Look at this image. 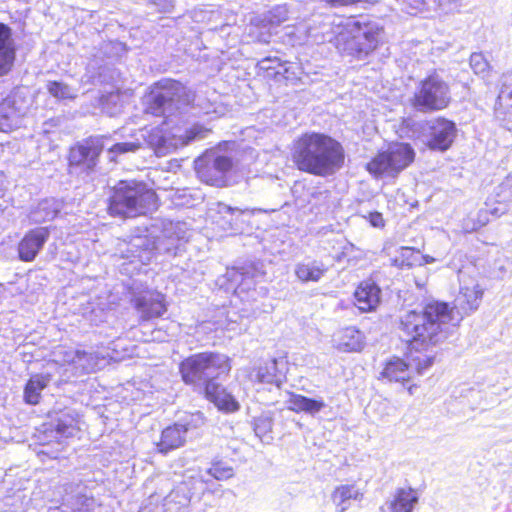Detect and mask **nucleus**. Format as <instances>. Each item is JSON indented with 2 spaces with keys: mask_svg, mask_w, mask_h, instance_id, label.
Returning a JSON list of instances; mask_svg holds the SVG:
<instances>
[{
  "mask_svg": "<svg viewBox=\"0 0 512 512\" xmlns=\"http://www.w3.org/2000/svg\"><path fill=\"white\" fill-rule=\"evenodd\" d=\"M482 296L478 282L463 276L453 308L444 302H430L420 312L412 310L403 315L400 329L414 349L436 345L448 337L451 328L457 326L464 315L478 309Z\"/></svg>",
  "mask_w": 512,
  "mask_h": 512,
  "instance_id": "nucleus-1",
  "label": "nucleus"
},
{
  "mask_svg": "<svg viewBox=\"0 0 512 512\" xmlns=\"http://www.w3.org/2000/svg\"><path fill=\"white\" fill-rule=\"evenodd\" d=\"M292 158L301 171L316 176H329L342 167L344 150L330 136L305 133L294 142Z\"/></svg>",
  "mask_w": 512,
  "mask_h": 512,
  "instance_id": "nucleus-2",
  "label": "nucleus"
},
{
  "mask_svg": "<svg viewBox=\"0 0 512 512\" xmlns=\"http://www.w3.org/2000/svg\"><path fill=\"white\" fill-rule=\"evenodd\" d=\"M321 34L322 42H334L340 51L361 59L377 47L384 32L376 23L335 17L322 24Z\"/></svg>",
  "mask_w": 512,
  "mask_h": 512,
  "instance_id": "nucleus-3",
  "label": "nucleus"
},
{
  "mask_svg": "<svg viewBox=\"0 0 512 512\" xmlns=\"http://www.w3.org/2000/svg\"><path fill=\"white\" fill-rule=\"evenodd\" d=\"M157 196L146 184L135 180L120 181L110 198L109 212L112 216L135 217L155 210Z\"/></svg>",
  "mask_w": 512,
  "mask_h": 512,
  "instance_id": "nucleus-4",
  "label": "nucleus"
},
{
  "mask_svg": "<svg viewBox=\"0 0 512 512\" xmlns=\"http://www.w3.org/2000/svg\"><path fill=\"white\" fill-rule=\"evenodd\" d=\"M231 369L230 360L224 354L204 352L192 355L180 364L182 379L187 384L204 386L208 382L227 375Z\"/></svg>",
  "mask_w": 512,
  "mask_h": 512,
  "instance_id": "nucleus-5",
  "label": "nucleus"
},
{
  "mask_svg": "<svg viewBox=\"0 0 512 512\" xmlns=\"http://www.w3.org/2000/svg\"><path fill=\"white\" fill-rule=\"evenodd\" d=\"M190 97L186 88L177 81L167 80L161 83L157 91L149 96L146 111L152 115L169 117L187 106Z\"/></svg>",
  "mask_w": 512,
  "mask_h": 512,
  "instance_id": "nucleus-6",
  "label": "nucleus"
},
{
  "mask_svg": "<svg viewBox=\"0 0 512 512\" xmlns=\"http://www.w3.org/2000/svg\"><path fill=\"white\" fill-rule=\"evenodd\" d=\"M414 159V151L406 143H395L379 153L368 164V171L376 177H394Z\"/></svg>",
  "mask_w": 512,
  "mask_h": 512,
  "instance_id": "nucleus-7",
  "label": "nucleus"
},
{
  "mask_svg": "<svg viewBox=\"0 0 512 512\" xmlns=\"http://www.w3.org/2000/svg\"><path fill=\"white\" fill-rule=\"evenodd\" d=\"M450 99L448 84L441 77L433 74L420 82L412 103L418 111L428 112L446 108Z\"/></svg>",
  "mask_w": 512,
  "mask_h": 512,
  "instance_id": "nucleus-8",
  "label": "nucleus"
},
{
  "mask_svg": "<svg viewBox=\"0 0 512 512\" xmlns=\"http://www.w3.org/2000/svg\"><path fill=\"white\" fill-rule=\"evenodd\" d=\"M232 168V160L217 152H207L195 160V171L202 182L213 186H225L226 175Z\"/></svg>",
  "mask_w": 512,
  "mask_h": 512,
  "instance_id": "nucleus-9",
  "label": "nucleus"
},
{
  "mask_svg": "<svg viewBox=\"0 0 512 512\" xmlns=\"http://www.w3.org/2000/svg\"><path fill=\"white\" fill-rule=\"evenodd\" d=\"M103 149L104 144L100 137H90L77 143L69 152L70 167L86 173L93 171Z\"/></svg>",
  "mask_w": 512,
  "mask_h": 512,
  "instance_id": "nucleus-10",
  "label": "nucleus"
},
{
  "mask_svg": "<svg viewBox=\"0 0 512 512\" xmlns=\"http://www.w3.org/2000/svg\"><path fill=\"white\" fill-rule=\"evenodd\" d=\"M203 424V417L200 413L187 415L178 423L169 426L162 431L158 449L161 453H168L171 450L181 447L185 442L186 433L190 429L198 428Z\"/></svg>",
  "mask_w": 512,
  "mask_h": 512,
  "instance_id": "nucleus-11",
  "label": "nucleus"
},
{
  "mask_svg": "<svg viewBox=\"0 0 512 512\" xmlns=\"http://www.w3.org/2000/svg\"><path fill=\"white\" fill-rule=\"evenodd\" d=\"M426 131L427 146L437 151L449 149L457 133L455 123L442 117L428 121Z\"/></svg>",
  "mask_w": 512,
  "mask_h": 512,
  "instance_id": "nucleus-12",
  "label": "nucleus"
},
{
  "mask_svg": "<svg viewBox=\"0 0 512 512\" xmlns=\"http://www.w3.org/2000/svg\"><path fill=\"white\" fill-rule=\"evenodd\" d=\"M28 104L18 92L8 95L0 103V131L9 132L17 128L26 114Z\"/></svg>",
  "mask_w": 512,
  "mask_h": 512,
  "instance_id": "nucleus-13",
  "label": "nucleus"
},
{
  "mask_svg": "<svg viewBox=\"0 0 512 512\" xmlns=\"http://www.w3.org/2000/svg\"><path fill=\"white\" fill-rule=\"evenodd\" d=\"M124 244L126 245V250H121V256L123 258H138L142 263L150 260L153 250L171 253L173 250L179 249V245L172 248L166 245L161 239L153 241L147 236L133 237L128 243ZM176 253L177 252L174 251V254Z\"/></svg>",
  "mask_w": 512,
  "mask_h": 512,
  "instance_id": "nucleus-14",
  "label": "nucleus"
},
{
  "mask_svg": "<svg viewBox=\"0 0 512 512\" xmlns=\"http://www.w3.org/2000/svg\"><path fill=\"white\" fill-rule=\"evenodd\" d=\"M495 116L508 130L512 129V72L502 75Z\"/></svg>",
  "mask_w": 512,
  "mask_h": 512,
  "instance_id": "nucleus-15",
  "label": "nucleus"
},
{
  "mask_svg": "<svg viewBox=\"0 0 512 512\" xmlns=\"http://www.w3.org/2000/svg\"><path fill=\"white\" fill-rule=\"evenodd\" d=\"M47 227H38L25 234L18 244L19 258L25 262L33 261L49 239Z\"/></svg>",
  "mask_w": 512,
  "mask_h": 512,
  "instance_id": "nucleus-16",
  "label": "nucleus"
},
{
  "mask_svg": "<svg viewBox=\"0 0 512 512\" xmlns=\"http://www.w3.org/2000/svg\"><path fill=\"white\" fill-rule=\"evenodd\" d=\"M366 493V483H347L337 486L332 494L331 500L338 512L348 510L353 502H361Z\"/></svg>",
  "mask_w": 512,
  "mask_h": 512,
  "instance_id": "nucleus-17",
  "label": "nucleus"
},
{
  "mask_svg": "<svg viewBox=\"0 0 512 512\" xmlns=\"http://www.w3.org/2000/svg\"><path fill=\"white\" fill-rule=\"evenodd\" d=\"M135 308L144 321L160 317L166 312L164 296L157 292H148L135 299Z\"/></svg>",
  "mask_w": 512,
  "mask_h": 512,
  "instance_id": "nucleus-18",
  "label": "nucleus"
},
{
  "mask_svg": "<svg viewBox=\"0 0 512 512\" xmlns=\"http://www.w3.org/2000/svg\"><path fill=\"white\" fill-rule=\"evenodd\" d=\"M283 360L270 359L259 364L251 372V379L263 384L275 385L280 388L283 383L284 375L279 369Z\"/></svg>",
  "mask_w": 512,
  "mask_h": 512,
  "instance_id": "nucleus-19",
  "label": "nucleus"
},
{
  "mask_svg": "<svg viewBox=\"0 0 512 512\" xmlns=\"http://www.w3.org/2000/svg\"><path fill=\"white\" fill-rule=\"evenodd\" d=\"M381 290L376 283L366 280L360 283L354 293L355 305L362 312L373 311L380 303Z\"/></svg>",
  "mask_w": 512,
  "mask_h": 512,
  "instance_id": "nucleus-20",
  "label": "nucleus"
},
{
  "mask_svg": "<svg viewBox=\"0 0 512 512\" xmlns=\"http://www.w3.org/2000/svg\"><path fill=\"white\" fill-rule=\"evenodd\" d=\"M205 395L219 410L235 412L239 409L236 399L216 382H208L205 387Z\"/></svg>",
  "mask_w": 512,
  "mask_h": 512,
  "instance_id": "nucleus-21",
  "label": "nucleus"
},
{
  "mask_svg": "<svg viewBox=\"0 0 512 512\" xmlns=\"http://www.w3.org/2000/svg\"><path fill=\"white\" fill-rule=\"evenodd\" d=\"M363 334L354 327L339 331L333 338L335 347L342 352L360 351L363 347Z\"/></svg>",
  "mask_w": 512,
  "mask_h": 512,
  "instance_id": "nucleus-22",
  "label": "nucleus"
},
{
  "mask_svg": "<svg viewBox=\"0 0 512 512\" xmlns=\"http://www.w3.org/2000/svg\"><path fill=\"white\" fill-rule=\"evenodd\" d=\"M10 36V28L0 23V76L8 73L14 63L15 51Z\"/></svg>",
  "mask_w": 512,
  "mask_h": 512,
  "instance_id": "nucleus-23",
  "label": "nucleus"
},
{
  "mask_svg": "<svg viewBox=\"0 0 512 512\" xmlns=\"http://www.w3.org/2000/svg\"><path fill=\"white\" fill-rule=\"evenodd\" d=\"M287 408L293 412H305L310 415H315L320 412L325 406V402L320 399H312L306 396L290 393L286 401Z\"/></svg>",
  "mask_w": 512,
  "mask_h": 512,
  "instance_id": "nucleus-24",
  "label": "nucleus"
},
{
  "mask_svg": "<svg viewBox=\"0 0 512 512\" xmlns=\"http://www.w3.org/2000/svg\"><path fill=\"white\" fill-rule=\"evenodd\" d=\"M294 272L297 279L303 283L318 282L327 272V268L321 261L309 260L296 264Z\"/></svg>",
  "mask_w": 512,
  "mask_h": 512,
  "instance_id": "nucleus-25",
  "label": "nucleus"
},
{
  "mask_svg": "<svg viewBox=\"0 0 512 512\" xmlns=\"http://www.w3.org/2000/svg\"><path fill=\"white\" fill-rule=\"evenodd\" d=\"M51 381L49 374H35L31 376L24 389V400L26 403L36 405L39 403L41 392Z\"/></svg>",
  "mask_w": 512,
  "mask_h": 512,
  "instance_id": "nucleus-26",
  "label": "nucleus"
},
{
  "mask_svg": "<svg viewBox=\"0 0 512 512\" xmlns=\"http://www.w3.org/2000/svg\"><path fill=\"white\" fill-rule=\"evenodd\" d=\"M381 375L389 381H407L412 375L411 364L406 363L400 358H393L387 362Z\"/></svg>",
  "mask_w": 512,
  "mask_h": 512,
  "instance_id": "nucleus-27",
  "label": "nucleus"
},
{
  "mask_svg": "<svg viewBox=\"0 0 512 512\" xmlns=\"http://www.w3.org/2000/svg\"><path fill=\"white\" fill-rule=\"evenodd\" d=\"M418 501L417 492L411 488L399 489L389 504L391 512H412Z\"/></svg>",
  "mask_w": 512,
  "mask_h": 512,
  "instance_id": "nucleus-28",
  "label": "nucleus"
},
{
  "mask_svg": "<svg viewBox=\"0 0 512 512\" xmlns=\"http://www.w3.org/2000/svg\"><path fill=\"white\" fill-rule=\"evenodd\" d=\"M59 210L60 204L57 200L44 199L31 211L30 219L35 223L50 221L56 217Z\"/></svg>",
  "mask_w": 512,
  "mask_h": 512,
  "instance_id": "nucleus-29",
  "label": "nucleus"
},
{
  "mask_svg": "<svg viewBox=\"0 0 512 512\" xmlns=\"http://www.w3.org/2000/svg\"><path fill=\"white\" fill-rule=\"evenodd\" d=\"M79 431V420L69 413L63 414L55 425V432L59 438L74 437Z\"/></svg>",
  "mask_w": 512,
  "mask_h": 512,
  "instance_id": "nucleus-30",
  "label": "nucleus"
},
{
  "mask_svg": "<svg viewBox=\"0 0 512 512\" xmlns=\"http://www.w3.org/2000/svg\"><path fill=\"white\" fill-rule=\"evenodd\" d=\"M397 3L401 6V9L406 11L409 14H415L425 7L427 8H437L443 7L448 3L447 0H396Z\"/></svg>",
  "mask_w": 512,
  "mask_h": 512,
  "instance_id": "nucleus-31",
  "label": "nucleus"
},
{
  "mask_svg": "<svg viewBox=\"0 0 512 512\" xmlns=\"http://www.w3.org/2000/svg\"><path fill=\"white\" fill-rule=\"evenodd\" d=\"M70 361H78V367L82 371L89 373L98 368H100L101 364L99 363V357L95 353H87L85 351L81 352H72Z\"/></svg>",
  "mask_w": 512,
  "mask_h": 512,
  "instance_id": "nucleus-32",
  "label": "nucleus"
},
{
  "mask_svg": "<svg viewBox=\"0 0 512 512\" xmlns=\"http://www.w3.org/2000/svg\"><path fill=\"white\" fill-rule=\"evenodd\" d=\"M46 88L50 95L59 100H73L77 97L78 90L62 81H49Z\"/></svg>",
  "mask_w": 512,
  "mask_h": 512,
  "instance_id": "nucleus-33",
  "label": "nucleus"
},
{
  "mask_svg": "<svg viewBox=\"0 0 512 512\" xmlns=\"http://www.w3.org/2000/svg\"><path fill=\"white\" fill-rule=\"evenodd\" d=\"M101 108L109 115L117 114L122 108V95L119 91L103 94L99 99Z\"/></svg>",
  "mask_w": 512,
  "mask_h": 512,
  "instance_id": "nucleus-34",
  "label": "nucleus"
},
{
  "mask_svg": "<svg viewBox=\"0 0 512 512\" xmlns=\"http://www.w3.org/2000/svg\"><path fill=\"white\" fill-rule=\"evenodd\" d=\"M207 473L216 480H227L234 476V469L231 465L223 460H215L211 463Z\"/></svg>",
  "mask_w": 512,
  "mask_h": 512,
  "instance_id": "nucleus-35",
  "label": "nucleus"
},
{
  "mask_svg": "<svg viewBox=\"0 0 512 512\" xmlns=\"http://www.w3.org/2000/svg\"><path fill=\"white\" fill-rule=\"evenodd\" d=\"M418 251L411 247H401L399 255L394 259V265L399 268L412 267L418 264Z\"/></svg>",
  "mask_w": 512,
  "mask_h": 512,
  "instance_id": "nucleus-36",
  "label": "nucleus"
},
{
  "mask_svg": "<svg viewBox=\"0 0 512 512\" xmlns=\"http://www.w3.org/2000/svg\"><path fill=\"white\" fill-rule=\"evenodd\" d=\"M272 420L269 417L261 416L254 421V431L257 437L264 443H270L273 439L271 436L272 432Z\"/></svg>",
  "mask_w": 512,
  "mask_h": 512,
  "instance_id": "nucleus-37",
  "label": "nucleus"
},
{
  "mask_svg": "<svg viewBox=\"0 0 512 512\" xmlns=\"http://www.w3.org/2000/svg\"><path fill=\"white\" fill-rule=\"evenodd\" d=\"M288 19V9L285 5H278L269 10L263 21L269 25H280Z\"/></svg>",
  "mask_w": 512,
  "mask_h": 512,
  "instance_id": "nucleus-38",
  "label": "nucleus"
},
{
  "mask_svg": "<svg viewBox=\"0 0 512 512\" xmlns=\"http://www.w3.org/2000/svg\"><path fill=\"white\" fill-rule=\"evenodd\" d=\"M140 142H122L116 143L109 150L108 154L111 161H115V157L120 154L136 152L140 148Z\"/></svg>",
  "mask_w": 512,
  "mask_h": 512,
  "instance_id": "nucleus-39",
  "label": "nucleus"
},
{
  "mask_svg": "<svg viewBox=\"0 0 512 512\" xmlns=\"http://www.w3.org/2000/svg\"><path fill=\"white\" fill-rule=\"evenodd\" d=\"M209 131L200 126H193L190 130L186 131L185 134L178 135V139L181 145H187L192 140L202 139Z\"/></svg>",
  "mask_w": 512,
  "mask_h": 512,
  "instance_id": "nucleus-40",
  "label": "nucleus"
},
{
  "mask_svg": "<svg viewBox=\"0 0 512 512\" xmlns=\"http://www.w3.org/2000/svg\"><path fill=\"white\" fill-rule=\"evenodd\" d=\"M221 213L229 214L231 216L230 219V229L234 232H238L241 230L240 225L238 224L239 218L244 215V211H240L238 208H232L230 206L224 205L221 210Z\"/></svg>",
  "mask_w": 512,
  "mask_h": 512,
  "instance_id": "nucleus-41",
  "label": "nucleus"
},
{
  "mask_svg": "<svg viewBox=\"0 0 512 512\" xmlns=\"http://www.w3.org/2000/svg\"><path fill=\"white\" fill-rule=\"evenodd\" d=\"M410 364L412 371L415 370L418 374H422L433 364V357L427 355H419L412 358Z\"/></svg>",
  "mask_w": 512,
  "mask_h": 512,
  "instance_id": "nucleus-42",
  "label": "nucleus"
},
{
  "mask_svg": "<svg viewBox=\"0 0 512 512\" xmlns=\"http://www.w3.org/2000/svg\"><path fill=\"white\" fill-rule=\"evenodd\" d=\"M470 66L476 74L483 75L488 70L489 64L481 53H473L470 56Z\"/></svg>",
  "mask_w": 512,
  "mask_h": 512,
  "instance_id": "nucleus-43",
  "label": "nucleus"
},
{
  "mask_svg": "<svg viewBox=\"0 0 512 512\" xmlns=\"http://www.w3.org/2000/svg\"><path fill=\"white\" fill-rule=\"evenodd\" d=\"M142 333H143V336H142L141 340L144 342H152V341L162 342V341H165V338H166L165 333L161 330H152V331H150L149 334L147 333L146 330H144V331H142Z\"/></svg>",
  "mask_w": 512,
  "mask_h": 512,
  "instance_id": "nucleus-44",
  "label": "nucleus"
},
{
  "mask_svg": "<svg viewBox=\"0 0 512 512\" xmlns=\"http://www.w3.org/2000/svg\"><path fill=\"white\" fill-rule=\"evenodd\" d=\"M369 221L373 227H383L384 226V219L381 213L374 212L370 213L369 215Z\"/></svg>",
  "mask_w": 512,
  "mask_h": 512,
  "instance_id": "nucleus-45",
  "label": "nucleus"
},
{
  "mask_svg": "<svg viewBox=\"0 0 512 512\" xmlns=\"http://www.w3.org/2000/svg\"><path fill=\"white\" fill-rule=\"evenodd\" d=\"M165 144H166V139L163 136L159 137L157 140L156 149H155L156 153L158 155L165 153Z\"/></svg>",
  "mask_w": 512,
  "mask_h": 512,
  "instance_id": "nucleus-46",
  "label": "nucleus"
},
{
  "mask_svg": "<svg viewBox=\"0 0 512 512\" xmlns=\"http://www.w3.org/2000/svg\"><path fill=\"white\" fill-rule=\"evenodd\" d=\"M84 498V503L83 505L85 507H87L86 509H83V508H79L78 511L79 512H87L89 511L90 507L94 505L95 501L93 498H88V497H83Z\"/></svg>",
  "mask_w": 512,
  "mask_h": 512,
  "instance_id": "nucleus-47",
  "label": "nucleus"
},
{
  "mask_svg": "<svg viewBox=\"0 0 512 512\" xmlns=\"http://www.w3.org/2000/svg\"><path fill=\"white\" fill-rule=\"evenodd\" d=\"M334 3L341 4V5H349L356 2H374L375 0H331Z\"/></svg>",
  "mask_w": 512,
  "mask_h": 512,
  "instance_id": "nucleus-48",
  "label": "nucleus"
},
{
  "mask_svg": "<svg viewBox=\"0 0 512 512\" xmlns=\"http://www.w3.org/2000/svg\"><path fill=\"white\" fill-rule=\"evenodd\" d=\"M72 352H81V350H68V351H65L64 352V358H63V361L66 362V363H72L74 364L76 367H78V361H70L69 359L71 358V354Z\"/></svg>",
  "mask_w": 512,
  "mask_h": 512,
  "instance_id": "nucleus-49",
  "label": "nucleus"
},
{
  "mask_svg": "<svg viewBox=\"0 0 512 512\" xmlns=\"http://www.w3.org/2000/svg\"><path fill=\"white\" fill-rule=\"evenodd\" d=\"M435 259L429 255L419 256L418 265L433 263Z\"/></svg>",
  "mask_w": 512,
  "mask_h": 512,
  "instance_id": "nucleus-50",
  "label": "nucleus"
},
{
  "mask_svg": "<svg viewBox=\"0 0 512 512\" xmlns=\"http://www.w3.org/2000/svg\"><path fill=\"white\" fill-rule=\"evenodd\" d=\"M5 191V177L3 173L0 172V198L3 197Z\"/></svg>",
  "mask_w": 512,
  "mask_h": 512,
  "instance_id": "nucleus-51",
  "label": "nucleus"
},
{
  "mask_svg": "<svg viewBox=\"0 0 512 512\" xmlns=\"http://www.w3.org/2000/svg\"><path fill=\"white\" fill-rule=\"evenodd\" d=\"M231 276L234 281H237L239 277H241V274L238 273L237 269H231Z\"/></svg>",
  "mask_w": 512,
  "mask_h": 512,
  "instance_id": "nucleus-52",
  "label": "nucleus"
},
{
  "mask_svg": "<svg viewBox=\"0 0 512 512\" xmlns=\"http://www.w3.org/2000/svg\"><path fill=\"white\" fill-rule=\"evenodd\" d=\"M5 297V287L3 284H0V302Z\"/></svg>",
  "mask_w": 512,
  "mask_h": 512,
  "instance_id": "nucleus-53",
  "label": "nucleus"
},
{
  "mask_svg": "<svg viewBox=\"0 0 512 512\" xmlns=\"http://www.w3.org/2000/svg\"><path fill=\"white\" fill-rule=\"evenodd\" d=\"M267 62H270V60H269V59H264V60H262V61H261V67H262V68H264V69H270V68H272L271 66H267V65H265Z\"/></svg>",
  "mask_w": 512,
  "mask_h": 512,
  "instance_id": "nucleus-54",
  "label": "nucleus"
},
{
  "mask_svg": "<svg viewBox=\"0 0 512 512\" xmlns=\"http://www.w3.org/2000/svg\"><path fill=\"white\" fill-rule=\"evenodd\" d=\"M405 124H407V126H410V125H415L414 121L411 120V119H407L404 121Z\"/></svg>",
  "mask_w": 512,
  "mask_h": 512,
  "instance_id": "nucleus-55",
  "label": "nucleus"
}]
</instances>
